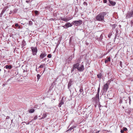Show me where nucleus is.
Returning <instances> with one entry per match:
<instances>
[{"mask_svg":"<svg viewBox=\"0 0 133 133\" xmlns=\"http://www.w3.org/2000/svg\"><path fill=\"white\" fill-rule=\"evenodd\" d=\"M72 81L71 80V79L70 80V81L68 82V88H69L71 86L72 83Z\"/></svg>","mask_w":133,"mask_h":133,"instance_id":"f8f14e48","label":"nucleus"},{"mask_svg":"<svg viewBox=\"0 0 133 133\" xmlns=\"http://www.w3.org/2000/svg\"><path fill=\"white\" fill-rule=\"evenodd\" d=\"M5 11V10L4 9H3V10L2 11L1 14V15L2 16L4 12Z\"/></svg>","mask_w":133,"mask_h":133,"instance_id":"412c9836","label":"nucleus"},{"mask_svg":"<svg viewBox=\"0 0 133 133\" xmlns=\"http://www.w3.org/2000/svg\"><path fill=\"white\" fill-rule=\"evenodd\" d=\"M127 130V128L125 127L123 129V130L124 131H126Z\"/></svg>","mask_w":133,"mask_h":133,"instance_id":"c85d7f7f","label":"nucleus"},{"mask_svg":"<svg viewBox=\"0 0 133 133\" xmlns=\"http://www.w3.org/2000/svg\"><path fill=\"white\" fill-rule=\"evenodd\" d=\"M99 88L98 89V91L99 92Z\"/></svg>","mask_w":133,"mask_h":133,"instance_id":"58836bf2","label":"nucleus"},{"mask_svg":"<svg viewBox=\"0 0 133 133\" xmlns=\"http://www.w3.org/2000/svg\"><path fill=\"white\" fill-rule=\"evenodd\" d=\"M79 65V64L78 63H77L76 64H74L73 65V66L75 68H76L78 69V68Z\"/></svg>","mask_w":133,"mask_h":133,"instance_id":"9b49d317","label":"nucleus"},{"mask_svg":"<svg viewBox=\"0 0 133 133\" xmlns=\"http://www.w3.org/2000/svg\"><path fill=\"white\" fill-rule=\"evenodd\" d=\"M129 103H130V101H131V99H130V98L129 97Z\"/></svg>","mask_w":133,"mask_h":133,"instance_id":"4c0bfd02","label":"nucleus"},{"mask_svg":"<svg viewBox=\"0 0 133 133\" xmlns=\"http://www.w3.org/2000/svg\"><path fill=\"white\" fill-rule=\"evenodd\" d=\"M97 78H98L101 79L102 77V74H101L100 73L99 74H98L97 75Z\"/></svg>","mask_w":133,"mask_h":133,"instance_id":"a211bd4d","label":"nucleus"},{"mask_svg":"<svg viewBox=\"0 0 133 133\" xmlns=\"http://www.w3.org/2000/svg\"><path fill=\"white\" fill-rule=\"evenodd\" d=\"M38 11H35V13L36 14H37V13H38Z\"/></svg>","mask_w":133,"mask_h":133,"instance_id":"c9c22d12","label":"nucleus"},{"mask_svg":"<svg viewBox=\"0 0 133 133\" xmlns=\"http://www.w3.org/2000/svg\"><path fill=\"white\" fill-rule=\"evenodd\" d=\"M46 116V114L45 113H44L42 115V117L41 119L45 118Z\"/></svg>","mask_w":133,"mask_h":133,"instance_id":"aec40b11","label":"nucleus"},{"mask_svg":"<svg viewBox=\"0 0 133 133\" xmlns=\"http://www.w3.org/2000/svg\"><path fill=\"white\" fill-rule=\"evenodd\" d=\"M54 20L55 19L53 18H51L50 19V20L51 21H54Z\"/></svg>","mask_w":133,"mask_h":133,"instance_id":"7c9ffc66","label":"nucleus"},{"mask_svg":"<svg viewBox=\"0 0 133 133\" xmlns=\"http://www.w3.org/2000/svg\"><path fill=\"white\" fill-rule=\"evenodd\" d=\"M107 14V13L106 12H101L97 16L96 19L98 21H102L104 20V16Z\"/></svg>","mask_w":133,"mask_h":133,"instance_id":"f257e3e1","label":"nucleus"},{"mask_svg":"<svg viewBox=\"0 0 133 133\" xmlns=\"http://www.w3.org/2000/svg\"><path fill=\"white\" fill-rule=\"evenodd\" d=\"M35 111V110L34 109H31L29 110V112L30 113H33Z\"/></svg>","mask_w":133,"mask_h":133,"instance_id":"dca6fc26","label":"nucleus"},{"mask_svg":"<svg viewBox=\"0 0 133 133\" xmlns=\"http://www.w3.org/2000/svg\"><path fill=\"white\" fill-rule=\"evenodd\" d=\"M75 128V127L72 126L70 127L69 129L67 131H71V130L73 129L74 128Z\"/></svg>","mask_w":133,"mask_h":133,"instance_id":"f3484780","label":"nucleus"},{"mask_svg":"<svg viewBox=\"0 0 133 133\" xmlns=\"http://www.w3.org/2000/svg\"><path fill=\"white\" fill-rule=\"evenodd\" d=\"M99 131H96L95 133H99Z\"/></svg>","mask_w":133,"mask_h":133,"instance_id":"e433bc0d","label":"nucleus"},{"mask_svg":"<svg viewBox=\"0 0 133 133\" xmlns=\"http://www.w3.org/2000/svg\"><path fill=\"white\" fill-rule=\"evenodd\" d=\"M63 99V98H62V99L61 101V102L58 105V107L60 108L61 107L62 105L64 104Z\"/></svg>","mask_w":133,"mask_h":133,"instance_id":"9d476101","label":"nucleus"},{"mask_svg":"<svg viewBox=\"0 0 133 133\" xmlns=\"http://www.w3.org/2000/svg\"><path fill=\"white\" fill-rule=\"evenodd\" d=\"M31 49L32 51V55L34 56L36 55L37 52V48L32 47H31Z\"/></svg>","mask_w":133,"mask_h":133,"instance_id":"20e7f679","label":"nucleus"},{"mask_svg":"<svg viewBox=\"0 0 133 133\" xmlns=\"http://www.w3.org/2000/svg\"><path fill=\"white\" fill-rule=\"evenodd\" d=\"M82 21L81 20L78 21H73L72 24L73 25L76 26H78L82 24Z\"/></svg>","mask_w":133,"mask_h":133,"instance_id":"f03ea898","label":"nucleus"},{"mask_svg":"<svg viewBox=\"0 0 133 133\" xmlns=\"http://www.w3.org/2000/svg\"><path fill=\"white\" fill-rule=\"evenodd\" d=\"M75 69L73 66V68H72V69H71V72H72L73 71H74V70H75Z\"/></svg>","mask_w":133,"mask_h":133,"instance_id":"c756f323","label":"nucleus"},{"mask_svg":"<svg viewBox=\"0 0 133 133\" xmlns=\"http://www.w3.org/2000/svg\"><path fill=\"white\" fill-rule=\"evenodd\" d=\"M51 54H49L47 56V57L49 58H51Z\"/></svg>","mask_w":133,"mask_h":133,"instance_id":"bb28decb","label":"nucleus"},{"mask_svg":"<svg viewBox=\"0 0 133 133\" xmlns=\"http://www.w3.org/2000/svg\"><path fill=\"white\" fill-rule=\"evenodd\" d=\"M40 77V75L39 74H37V78L38 80V79H39Z\"/></svg>","mask_w":133,"mask_h":133,"instance_id":"393cba45","label":"nucleus"},{"mask_svg":"<svg viewBox=\"0 0 133 133\" xmlns=\"http://www.w3.org/2000/svg\"><path fill=\"white\" fill-rule=\"evenodd\" d=\"M115 26H116L114 24V25H112L113 28L114 29L115 28Z\"/></svg>","mask_w":133,"mask_h":133,"instance_id":"2f4dec72","label":"nucleus"},{"mask_svg":"<svg viewBox=\"0 0 133 133\" xmlns=\"http://www.w3.org/2000/svg\"><path fill=\"white\" fill-rule=\"evenodd\" d=\"M109 88V85L107 83H106L103 86V90L105 92H106Z\"/></svg>","mask_w":133,"mask_h":133,"instance_id":"39448f33","label":"nucleus"},{"mask_svg":"<svg viewBox=\"0 0 133 133\" xmlns=\"http://www.w3.org/2000/svg\"><path fill=\"white\" fill-rule=\"evenodd\" d=\"M15 26L16 27H17L18 26V25L17 23H16L15 24Z\"/></svg>","mask_w":133,"mask_h":133,"instance_id":"473e14b6","label":"nucleus"},{"mask_svg":"<svg viewBox=\"0 0 133 133\" xmlns=\"http://www.w3.org/2000/svg\"><path fill=\"white\" fill-rule=\"evenodd\" d=\"M72 18H71V17H69L68 18H64L61 17L60 19L62 21H64L65 22H67L69 21V20L72 19Z\"/></svg>","mask_w":133,"mask_h":133,"instance_id":"423d86ee","label":"nucleus"},{"mask_svg":"<svg viewBox=\"0 0 133 133\" xmlns=\"http://www.w3.org/2000/svg\"><path fill=\"white\" fill-rule=\"evenodd\" d=\"M103 2L104 3H106L107 2V0H104L103 1Z\"/></svg>","mask_w":133,"mask_h":133,"instance_id":"72a5a7b5","label":"nucleus"},{"mask_svg":"<svg viewBox=\"0 0 133 133\" xmlns=\"http://www.w3.org/2000/svg\"><path fill=\"white\" fill-rule=\"evenodd\" d=\"M5 67L6 69H11L12 68V66L11 65H6L5 66Z\"/></svg>","mask_w":133,"mask_h":133,"instance_id":"ddd939ff","label":"nucleus"},{"mask_svg":"<svg viewBox=\"0 0 133 133\" xmlns=\"http://www.w3.org/2000/svg\"><path fill=\"white\" fill-rule=\"evenodd\" d=\"M84 69V68L83 65L81 64L80 66H79L77 70L80 71H83Z\"/></svg>","mask_w":133,"mask_h":133,"instance_id":"0eeeda50","label":"nucleus"},{"mask_svg":"<svg viewBox=\"0 0 133 133\" xmlns=\"http://www.w3.org/2000/svg\"><path fill=\"white\" fill-rule=\"evenodd\" d=\"M46 54L45 52H43L41 53L40 55V58L41 59H43L44 57H45Z\"/></svg>","mask_w":133,"mask_h":133,"instance_id":"6e6552de","label":"nucleus"},{"mask_svg":"<svg viewBox=\"0 0 133 133\" xmlns=\"http://www.w3.org/2000/svg\"><path fill=\"white\" fill-rule=\"evenodd\" d=\"M110 61V58L109 57L107 58V59H105V63H107L108 62H109Z\"/></svg>","mask_w":133,"mask_h":133,"instance_id":"2eb2a0df","label":"nucleus"},{"mask_svg":"<svg viewBox=\"0 0 133 133\" xmlns=\"http://www.w3.org/2000/svg\"><path fill=\"white\" fill-rule=\"evenodd\" d=\"M72 25L70 23H68L64 25L63 26V27L65 28V26L66 28H68L72 26Z\"/></svg>","mask_w":133,"mask_h":133,"instance_id":"1a4fd4ad","label":"nucleus"},{"mask_svg":"<svg viewBox=\"0 0 133 133\" xmlns=\"http://www.w3.org/2000/svg\"><path fill=\"white\" fill-rule=\"evenodd\" d=\"M79 91L82 94H83V88H81L79 89Z\"/></svg>","mask_w":133,"mask_h":133,"instance_id":"6ab92c4d","label":"nucleus"},{"mask_svg":"<svg viewBox=\"0 0 133 133\" xmlns=\"http://www.w3.org/2000/svg\"><path fill=\"white\" fill-rule=\"evenodd\" d=\"M120 66L122 67V62L121 61L120 62Z\"/></svg>","mask_w":133,"mask_h":133,"instance_id":"cd10ccee","label":"nucleus"},{"mask_svg":"<svg viewBox=\"0 0 133 133\" xmlns=\"http://www.w3.org/2000/svg\"><path fill=\"white\" fill-rule=\"evenodd\" d=\"M28 1H26V2L27 3H28Z\"/></svg>","mask_w":133,"mask_h":133,"instance_id":"ea45409f","label":"nucleus"},{"mask_svg":"<svg viewBox=\"0 0 133 133\" xmlns=\"http://www.w3.org/2000/svg\"><path fill=\"white\" fill-rule=\"evenodd\" d=\"M44 64H43V65H40L38 67V69L39 68H42L44 66Z\"/></svg>","mask_w":133,"mask_h":133,"instance_id":"5701e85b","label":"nucleus"},{"mask_svg":"<svg viewBox=\"0 0 133 133\" xmlns=\"http://www.w3.org/2000/svg\"><path fill=\"white\" fill-rule=\"evenodd\" d=\"M124 130H121V133H124Z\"/></svg>","mask_w":133,"mask_h":133,"instance_id":"f704fd0d","label":"nucleus"},{"mask_svg":"<svg viewBox=\"0 0 133 133\" xmlns=\"http://www.w3.org/2000/svg\"><path fill=\"white\" fill-rule=\"evenodd\" d=\"M133 17V10L130 12L128 13L126 15V18L128 19L130 18L131 17Z\"/></svg>","mask_w":133,"mask_h":133,"instance_id":"7ed1b4c3","label":"nucleus"},{"mask_svg":"<svg viewBox=\"0 0 133 133\" xmlns=\"http://www.w3.org/2000/svg\"><path fill=\"white\" fill-rule=\"evenodd\" d=\"M33 23L31 21H30L29 22V25H31Z\"/></svg>","mask_w":133,"mask_h":133,"instance_id":"4be33fe9","label":"nucleus"},{"mask_svg":"<svg viewBox=\"0 0 133 133\" xmlns=\"http://www.w3.org/2000/svg\"><path fill=\"white\" fill-rule=\"evenodd\" d=\"M109 1L110 3L111 4V5L113 6L115 5L116 4V2H114L110 0H109Z\"/></svg>","mask_w":133,"mask_h":133,"instance_id":"4468645a","label":"nucleus"},{"mask_svg":"<svg viewBox=\"0 0 133 133\" xmlns=\"http://www.w3.org/2000/svg\"><path fill=\"white\" fill-rule=\"evenodd\" d=\"M96 97L98 99H99V93H97L96 94Z\"/></svg>","mask_w":133,"mask_h":133,"instance_id":"b1692460","label":"nucleus"},{"mask_svg":"<svg viewBox=\"0 0 133 133\" xmlns=\"http://www.w3.org/2000/svg\"><path fill=\"white\" fill-rule=\"evenodd\" d=\"M37 116H36L34 117L33 119L34 120H35L37 119Z\"/></svg>","mask_w":133,"mask_h":133,"instance_id":"a878e982","label":"nucleus"}]
</instances>
